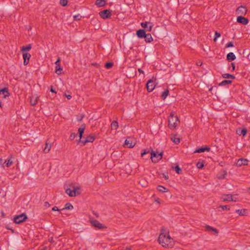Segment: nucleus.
Here are the masks:
<instances>
[{
  "label": "nucleus",
  "mask_w": 250,
  "mask_h": 250,
  "mask_svg": "<svg viewBox=\"0 0 250 250\" xmlns=\"http://www.w3.org/2000/svg\"><path fill=\"white\" fill-rule=\"evenodd\" d=\"M83 115H80V116H77V120L78 121L80 122V121H81L83 120Z\"/></svg>",
  "instance_id": "obj_49"
},
{
  "label": "nucleus",
  "mask_w": 250,
  "mask_h": 250,
  "mask_svg": "<svg viewBox=\"0 0 250 250\" xmlns=\"http://www.w3.org/2000/svg\"><path fill=\"white\" fill-rule=\"evenodd\" d=\"M202 62H197V64L198 65H200V66H201V65H202Z\"/></svg>",
  "instance_id": "obj_61"
},
{
  "label": "nucleus",
  "mask_w": 250,
  "mask_h": 250,
  "mask_svg": "<svg viewBox=\"0 0 250 250\" xmlns=\"http://www.w3.org/2000/svg\"><path fill=\"white\" fill-rule=\"evenodd\" d=\"M144 38L146 42H150L153 41V38L150 34H146V36Z\"/></svg>",
  "instance_id": "obj_25"
},
{
  "label": "nucleus",
  "mask_w": 250,
  "mask_h": 250,
  "mask_svg": "<svg viewBox=\"0 0 250 250\" xmlns=\"http://www.w3.org/2000/svg\"><path fill=\"white\" fill-rule=\"evenodd\" d=\"M138 71H139L140 73H144V71L140 69H139Z\"/></svg>",
  "instance_id": "obj_62"
},
{
  "label": "nucleus",
  "mask_w": 250,
  "mask_h": 250,
  "mask_svg": "<svg viewBox=\"0 0 250 250\" xmlns=\"http://www.w3.org/2000/svg\"><path fill=\"white\" fill-rule=\"evenodd\" d=\"M220 36H221L220 33H219L216 31L215 33V38H214V41L216 42L217 38L218 37H220Z\"/></svg>",
  "instance_id": "obj_45"
},
{
  "label": "nucleus",
  "mask_w": 250,
  "mask_h": 250,
  "mask_svg": "<svg viewBox=\"0 0 250 250\" xmlns=\"http://www.w3.org/2000/svg\"><path fill=\"white\" fill-rule=\"evenodd\" d=\"M163 177L165 179H167L168 178V176L167 174H163Z\"/></svg>",
  "instance_id": "obj_55"
},
{
  "label": "nucleus",
  "mask_w": 250,
  "mask_h": 250,
  "mask_svg": "<svg viewBox=\"0 0 250 250\" xmlns=\"http://www.w3.org/2000/svg\"><path fill=\"white\" fill-rule=\"evenodd\" d=\"M90 222L94 227L98 229H104L106 228L104 224L101 223L99 221L97 220H90Z\"/></svg>",
  "instance_id": "obj_6"
},
{
  "label": "nucleus",
  "mask_w": 250,
  "mask_h": 250,
  "mask_svg": "<svg viewBox=\"0 0 250 250\" xmlns=\"http://www.w3.org/2000/svg\"><path fill=\"white\" fill-rule=\"evenodd\" d=\"M135 145V143L131 138L127 139L125 142V145L128 148H132Z\"/></svg>",
  "instance_id": "obj_14"
},
{
  "label": "nucleus",
  "mask_w": 250,
  "mask_h": 250,
  "mask_svg": "<svg viewBox=\"0 0 250 250\" xmlns=\"http://www.w3.org/2000/svg\"><path fill=\"white\" fill-rule=\"evenodd\" d=\"M10 95L8 89L7 88H4L0 89V97L5 99Z\"/></svg>",
  "instance_id": "obj_10"
},
{
  "label": "nucleus",
  "mask_w": 250,
  "mask_h": 250,
  "mask_svg": "<svg viewBox=\"0 0 250 250\" xmlns=\"http://www.w3.org/2000/svg\"><path fill=\"white\" fill-rule=\"evenodd\" d=\"M210 148L208 146L205 147H201L198 149H196L194 153H201L204 152L205 151H209Z\"/></svg>",
  "instance_id": "obj_19"
},
{
  "label": "nucleus",
  "mask_w": 250,
  "mask_h": 250,
  "mask_svg": "<svg viewBox=\"0 0 250 250\" xmlns=\"http://www.w3.org/2000/svg\"><path fill=\"white\" fill-rule=\"evenodd\" d=\"M231 198L232 202H236L238 199V195L234 194L233 195H231Z\"/></svg>",
  "instance_id": "obj_44"
},
{
  "label": "nucleus",
  "mask_w": 250,
  "mask_h": 250,
  "mask_svg": "<svg viewBox=\"0 0 250 250\" xmlns=\"http://www.w3.org/2000/svg\"><path fill=\"white\" fill-rule=\"evenodd\" d=\"M60 61H61V60L59 58L57 60V61L55 62V64H56L57 67L58 66L59 67L60 66Z\"/></svg>",
  "instance_id": "obj_50"
},
{
  "label": "nucleus",
  "mask_w": 250,
  "mask_h": 250,
  "mask_svg": "<svg viewBox=\"0 0 250 250\" xmlns=\"http://www.w3.org/2000/svg\"><path fill=\"white\" fill-rule=\"evenodd\" d=\"M125 250H130V249L129 248H126Z\"/></svg>",
  "instance_id": "obj_64"
},
{
  "label": "nucleus",
  "mask_w": 250,
  "mask_h": 250,
  "mask_svg": "<svg viewBox=\"0 0 250 250\" xmlns=\"http://www.w3.org/2000/svg\"><path fill=\"white\" fill-rule=\"evenodd\" d=\"M237 133L239 135H242L243 136H244L247 134V129L245 128L240 129L237 131Z\"/></svg>",
  "instance_id": "obj_31"
},
{
  "label": "nucleus",
  "mask_w": 250,
  "mask_h": 250,
  "mask_svg": "<svg viewBox=\"0 0 250 250\" xmlns=\"http://www.w3.org/2000/svg\"><path fill=\"white\" fill-rule=\"evenodd\" d=\"M205 227V230L206 231L212 230V231H213L214 232V233L216 235H218V230L216 229L213 228H212L211 226H208V225H206Z\"/></svg>",
  "instance_id": "obj_20"
},
{
  "label": "nucleus",
  "mask_w": 250,
  "mask_h": 250,
  "mask_svg": "<svg viewBox=\"0 0 250 250\" xmlns=\"http://www.w3.org/2000/svg\"><path fill=\"white\" fill-rule=\"evenodd\" d=\"M65 97L67 98V99L70 100L71 98V96L70 95H67L65 94Z\"/></svg>",
  "instance_id": "obj_56"
},
{
  "label": "nucleus",
  "mask_w": 250,
  "mask_h": 250,
  "mask_svg": "<svg viewBox=\"0 0 250 250\" xmlns=\"http://www.w3.org/2000/svg\"><path fill=\"white\" fill-rule=\"evenodd\" d=\"M4 164L5 163H4V162H3V160L2 159V158H0V165H2L3 167H4V166H3V164Z\"/></svg>",
  "instance_id": "obj_54"
},
{
  "label": "nucleus",
  "mask_w": 250,
  "mask_h": 250,
  "mask_svg": "<svg viewBox=\"0 0 250 250\" xmlns=\"http://www.w3.org/2000/svg\"><path fill=\"white\" fill-rule=\"evenodd\" d=\"M76 134L75 133H72L71 134H70V139L71 140H73L75 139V138L76 137Z\"/></svg>",
  "instance_id": "obj_47"
},
{
  "label": "nucleus",
  "mask_w": 250,
  "mask_h": 250,
  "mask_svg": "<svg viewBox=\"0 0 250 250\" xmlns=\"http://www.w3.org/2000/svg\"><path fill=\"white\" fill-rule=\"evenodd\" d=\"M179 123L178 117L175 116L174 112H171L168 118V127L171 129H173L179 125Z\"/></svg>",
  "instance_id": "obj_2"
},
{
  "label": "nucleus",
  "mask_w": 250,
  "mask_h": 250,
  "mask_svg": "<svg viewBox=\"0 0 250 250\" xmlns=\"http://www.w3.org/2000/svg\"><path fill=\"white\" fill-rule=\"evenodd\" d=\"M141 26L143 28H145L148 31H150L153 26V24L151 22H144L141 23Z\"/></svg>",
  "instance_id": "obj_11"
},
{
  "label": "nucleus",
  "mask_w": 250,
  "mask_h": 250,
  "mask_svg": "<svg viewBox=\"0 0 250 250\" xmlns=\"http://www.w3.org/2000/svg\"><path fill=\"white\" fill-rule=\"evenodd\" d=\"M249 161L247 159H239L237 163L236 166L238 167H241L242 166H247L248 165Z\"/></svg>",
  "instance_id": "obj_15"
},
{
  "label": "nucleus",
  "mask_w": 250,
  "mask_h": 250,
  "mask_svg": "<svg viewBox=\"0 0 250 250\" xmlns=\"http://www.w3.org/2000/svg\"><path fill=\"white\" fill-rule=\"evenodd\" d=\"M171 140L175 144H178L180 142V139L179 137H177V135H175L171 137Z\"/></svg>",
  "instance_id": "obj_23"
},
{
  "label": "nucleus",
  "mask_w": 250,
  "mask_h": 250,
  "mask_svg": "<svg viewBox=\"0 0 250 250\" xmlns=\"http://www.w3.org/2000/svg\"><path fill=\"white\" fill-rule=\"evenodd\" d=\"M81 189L80 187L74 188L73 189L68 188L66 189L65 192L70 197H74L81 193Z\"/></svg>",
  "instance_id": "obj_3"
},
{
  "label": "nucleus",
  "mask_w": 250,
  "mask_h": 250,
  "mask_svg": "<svg viewBox=\"0 0 250 250\" xmlns=\"http://www.w3.org/2000/svg\"><path fill=\"white\" fill-rule=\"evenodd\" d=\"M220 208H222L223 210H225V209L229 210V206H227V205H226V206H220Z\"/></svg>",
  "instance_id": "obj_46"
},
{
  "label": "nucleus",
  "mask_w": 250,
  "mask_h": 250,
  "mask_svg": "<svg viewBox=\"0 0 250 250\" xmlns=\"http://www.w3.org/2000/svg\"><path fill=\"white\" fill-rule=\"evenodd\" d=\"M246 211V209H237L236 210L235 212L237 213L239 215H244V213Z\"/></svg>",
  "instance_id": "obj_37"
},
{
  "label": "nucleus",
  "mask_w": 250,
  "mask_h": 250,
  "mask_svg": "<svg viewBox=\"0 0 250 250\" xmlns=\"http://www.w3.org/2000/svg\"><path fill=\"white\" fill-rule=\"evenodd\" d=\"M173 169L175 171V172L178 174H180L182 172V170L180 168L178 165H176L174 168Z\"/></svg>",
  "instance_id": "obj_35"
},
{
  "label": "nucleus",
  "mask_w": 250,
  "mask_h": 250,
  "mask_svg": "<svg viewBox=\"0 0 250 250\" xmlns=\"http://www.w3.org/2000/svg\"><path fill=\"white\" fill-rule=\"evenodd\" d=\"M247 12V8L243 6L238 7L236 10V14L237 15H245Z\"/></svg>",
  "instance_id": "obj_9"
},
{
  "label": "nucleus",
  "mask_w": 250,
  "mask_h": 250,
  "mask_svg": "<svg viewBox=\"0 0 250 250\" xmlns=\"http://www.w3.org/2000/svg\"><path fill=\"white\" fill-rule=\"evenodd\" d=\"M168 93H169V91L167 89H166L164 91H163L162 92V99L163 100H165L166 98V97L167 96Z\"/></svg>",
  "instance_id": "obj_32"
},
{
  "label": "nucleus",
  "mask_w": 250,
  "mask_h": 250,
  "mask_svg": "<svg viewBox=\"0 0 250 250\" xmlns=\"http://www.w3.org/2000/svg\"><path fill=\"white\" fill-rule=\"evenodd\" d=\"M32 48V46H31V44H28L27 46L26 47H23L21 49V51L23 53H25L24 52L27 51H29Z\"/></svg>",
  "instance_id": "obj_33"
},
{
  "label": "nucleus",
  "mask_w": 250,
  "mask_h": 250,
  "mask_svg": "<svg viewBox=\"0 0 250 250\" xmlns=\"http://www.w3.org/2000/svg\"><path fill=\"white\" fill-rule=\"evenodd\" d=\"M31 57V55L30 54L28 53H23V58L24 60L23 64L24 65H27L29 62V59Z\"/></svg>",
  "instance_id": "obj_16"
},
{
  "label": "nucleus",
  "mask_w": 250,
  "mask_h": 250,
  "mask_svg": "<svg viewBox=\"0 0 250 250\" xmlns=\"http://www.w3.org/2000/svg\"><path fill=\"white\" fill-rule=\"evenodd\" d=\"M50 91H51V92H53V93H56V92L55 91V90L54 89H53L52 88H51V89H50Z\"/></svg>",
  "instance_id": "obj_60"
},
{
  "label": "nucleus",
  "mask_w": 250,
  "mask_h": 250,
  "mask_svg": "<svg viewBox=\"0 0 250 250\" xmlns=\"http://www.w3.org/2000/svg\"><path fill=\"white\" fill-rule=\"evenodd\" d=\"M150 152L149 149H144L143 152L141 153L142 157H144L146 154Z\"/></svg>",
  "instance_id": "obj_42"
},
{
  "label": "nucleus",
  "mask_w": 250,
  "mask_h": 250,
  "mask_svg": "<svg viewBox=\"0 0 250 250\" xmlns=\"http://www.w3.org/2000/svg\"><path fill=\"white\" fill-rule=\"evenodd\" d=\"M231 66L232 70H234L235 66L234 63H231Z\"/></svg>",
  "instance_id": "obj_58"
},
{
  "label": "nucleus",
  "mask_w": 250,
  "mask_h": 250,
  "mask_svg": "<svg viewBox=\"0 0 250 250\" xmlns=\"http://www.w3.org/2000/svg\"><path fill=\"white\" fill-rule=\"evenodd\" d=\"M44 206L46 207H50V205L49 204L48 202H46L44 203Z\"/></svg>",
  "instance_id": "obj_57"
},
{
  "label": "nucleus",
  "mask_w": 250,
  "mask_h": 250,
  "mask_svg": "<svg viewBox=\"0 0 250 250\" xmlns=\"http://www.w3.org/2000/svg\"><path fill=\"white\" fill-rule=\"evenodd\" d=\"M222 175H218L217 178L219 179H224L227 174V172L226 171H224Z\"/></svg>",
  "instance_id": "obj_39"
},
{
  "label": "nucleus",
  "mask_w": 250,
  "mask_h": 250,
  "mask_svg": "<svg viewBox=\"0 0 250 250\" xmlns=\"http://www.w3.org/2000/svg\"><path fill=\"white\" fill-rule=\"evenodd\" d=\"M85 125L84 124H83L81 125V126L78 129V133L79 134L80 140H81V139L83 136V134L85 130Z\"/></svg>",
  "instance_id": "obj_18"
},
{
  "label": "nucleus",
  "mask_w": 250,
  "mask_h": 250,
  "mask_svg": "<svg viewBox=\"0 0 250 250\" xmlns=\"http://www.w3.org/2000/svg\"><path fill=\"white\" fill-rule=\"evenodd\" d=\"M52 210H53V211H60V210L58 209V208L55 206L54 207L52 208Z\"/></svg>",
  "instance_id": "obj_53"
},
{
  "label": "nucleus",
  "mask_w": 250,
  "mask_h": 250,
  "mask_svg": "<svg viewBox=\"0 0 250 250\" xmlns=\"http://www.w3.org/2000/svg\"><path fill=\"white\" fill-rule=\"evenodd\" d=\"M159 243L166 249H171L174 245L173 239L167 232L161 233L159 237Z\"/></svg>",
  "instance_id": "obj_1"
},
{
  "label": "nucleus",
  "mask_w": 250,
  "mask_h": 250,
  "mask_svg": "<svg viewBox=\"0 0 250 250\" xmlns=\"http://www.w3.org/2000/svg\"><path fill=\"white\" fill-rule=\"evenodd\" d=\"M27 217L25 213H23L20 215L15 216L14 218V221L16 224H20L27 219Z\"/></svg>",
  "instance_id": "obj_5"
},
{
  "label": "nucleus",
  "mask_w": 250,
  "mask_h": 250,
  "mask_svg": "<svg viewBox=\"0 0 250 250\" xmlns=\"http://www.w3.org/2000/svg\"><path fill=\"white\" fill-rule=\"evenodd\" d=\"M81 18V17H80L79 15L74 16V20H80Z\"/></svg>",
  "instance_id": "obj_51"
},
{
  "label": "nucleus",
  "mask_w": 250,
  "mask_h": 250,
  "mask_svg": "<svg viewBox=\"0 0 250 250\" xmlns=\"http://www.w3.org/2000/svg\"><path fill=\"white\" fill-rule=\"evenodd\" d=\"M163 152L160 153H156L153 151H151L150 158L153 162L156 163L158 162L162 158Z\"/></svg>",
  "instance_id": "obj_4"
},
{
  "label": "nucleus",
  "mask_w": 250,
  "mask_h": 250,
  "mask_svg": "<svg viewBox=\"0 0 250 250\" xmlns=\"http://www.w3.org/2000/svg\"><path fill=\"white\" fill-rule=\"evenodd\" d=\"M95 140V138L91 135L87 136L84 140H79V142L82 143L83 146L87 143H92Z\"/></svg>",
  "instance_id": "obj_12"
},
{
  "label": "nucleus",
  "mask_w": 250,
  "mask_h": 250,
  "mask_svg": "<svg viewBox=\"0 0 250 250\" xmlns=\"http://www.w3.org/2000/svg\"><path fill=\"white\" fill-rule=\"evenodd\" d=\"M232 83V81L230 80H224L221 82L219 84V86H225L228 84H230Z\"/></svg>",
  "instance_id": "obj_27"
},
{
  "label": "nucleus",
  "mask_w": 250,
  "mask_h": 250,
  "mask_svg": "<svg viewBox=\"0 0 250 250\" xmlns=\"http://www.w3.org/2000/svg\"><path fill=\"white\" fill-rule=\"evenodd\" d=\"M221 199L224 201H232L231 195L230 194H224L222 196Z\"/></svg>",
  "instance_id": "obj_21"
},
{
  "label": "nucleus",
  "mask_w": 250,
  "mask_h": 250,
  "mask_svg": "<svg viewBox=\"0 0 250 250\" xmlns=\"http://www.w3.org/2000/svg\"><path fill=\"white\" fill-rule=\"evenodd\" d=\"M105 3L106 1L104 0H96L95 2V4L99 7L104 6Z\"/></svg>",
  "instance_id": "obj_22"
},
{
  "label": "nucleus",
  "mask_w": 250,
  "mask_h": 250,
  "mask_svg": "<svg viewBox=\"0 0 250 250\" xmlns=\"http://www.w3.org/2000/svg\"><path fill=\"white\" fill-rule=\"evenodd\" d=\"M196 166L199 169H201L204 167V164L202 162H198L196 164Z\"/></svg>",
  "instance_id": "obj_41"
},
{
  "label": "nucleus",
  "mask_w": 250,
  "mask_h": 250,
  "mask_svg": "<svg viewBox=\"0 0 250 250\" xmlns=\"http://www.w3.org/2000/svg\"><path fill=\"white\" fill-rule=\"evenodd\" d=\"M118 127V123L116 121H113L111 124V129H117Z\"/></svg>",
  "instance_id": "obj_29"
},
{
  "label": "nucleus",
  "mask_w": 250,
  "mask_h": 250,
  "mask_svg": "<svg viewBox=\"0 0 250 250\" xmlns=\"http://www.w3.org/2000/svg\"><path fill=\"white\" fill-rule=\"evenodd\" d=\"M62 69L61 68V66H59L58 68L57 66H56V73L58 75H61L62 73Z\"/></svg>",
  "instance_id": "obj_38"
},
{
  "label": "nucleus",
  "mask_w": 250,
  "mask_h": 250,
  "mask_svg": "<svg viewBox=\"0 0 250 250\" xmlns=\"http://www.w3.org/2000/svg\"><path fill=\"white\" fill-rule=\"evenodd\" d=\"M227 58L228 60L233 61L236 59V57L233 53L230 52L227 54Z\"/></svg>",
  "instance_id": "obj_24"
},
{
  "label": "nucleus",
  "mask_w": 250,
  "mask_h": 250,
  "mask_svg": "<svg viewBox=\"0 0 250 250\" xmlns=\"http://www.w3.org/2000/svg\"><path fill=\"white\" fill-rule=\"evenodd\" d=\"M99 15L104 20L109 19L111 16V12L108 9H106L101 11L99 13Z\"/></svg>",
  "instance_id": "obj_7"
},
{
  "label": "nucleus",
  "mask_w": 250,
  "mask_h": 250,
  "mask_svg": "<svg viewBox=\"0 0 250 250\" xmlns=\"http://www.w3.org/2000/svg\"><path fill=\"white\" fill-rule=\"evenodd\" d=\"M233 46H234V45H233V42H230L227 44L226 47H227V48L231 47H233Z\"/></svg>",
  "instance_id": "obj_48"
},
{
  "label": "nucleus",
  "mask_w": 250,
  "mask_h": 250,
  "mask_svg": "<svg viewBox=\"0 0 250 250\" xmlns=\"http://www.w3.org/2000/svg\"><path fill=\"white\" fill-rule=\"evenodd\" d=\"M222 77L224 79H234L235 78V76L233 75H231L229 74L226 73L222 75Z\"/></svg>",
  "instance_id": "obj_28"
},
{
  "label": "nucleus",
  "mask_w": 250,
  "mask_h": 250,
  "mask_svg": "<svg viewBox=\"0 0 250 250\" xmlns=\"http://www.w3.org/2000/svg\"><path fill=\"white\" fill-rule=\"evenodd\" d=\"M4 163L6 164V166L7 167H10L13 164V162L10 159H9L7 161L5 160L4 162Z\"/></svg>",
  "instance_id": "obj_36"
},
{
  "label": "nucleus",
  "mask_w": 250,
  "mask_h": 250,
  "mask_svg": "<svg viewBox=\"0 0 250 250\" xmlns=\"http://www.w3.org/2000/svg\"><path fill=\"white\" fill-rule=\"evenodd\" d=\"M51 147V145L50 144H48L47 143H46L45 146L43 149V152L45 153H48L50 150Z\"/></svg>",
  "instance_id": "obj_26"
},
{
  "label": "nucleus",
  "mask_w": 250,
  "mask_h": 250,
  "mask_svg": "<svg viewBox=\"0 0 250 250\" xmlns=\"http://www.w3.org/2000/svg\"><path fill=\"white\" fill-rule=\"evenodd\" d=\"M146 87L148 92H150L154 90L155 85L153 79H151L148 81Z\"/></svg>",
  "instance_id": "obj_8"
},
{
  "label": "nucleus",
  "mask_w": 250,
  "mask_h": 250,
  "mask_svg": "<svg viewBox=\"0 0 250 250\" xmlns=\"http://www.w3.org/2000/svg\"><path fill=\"white\" fill-rule=\"evenodd\" d=\"M6 228L7 229H11L10 227H9L8 226H6Z\"/></svg>",
  "instance_id": "obj_63"
},
{
  "label": "nucleus",
  "mask_w": 250,
  "mask_h": 250,
  "mask_svg": "<svg viewBox=\"0 0 250 250\" xmlns=\"http://www.w3.org/2000/svg\"><path fill=\"white\" fill-rule=\"evenodd\" d=\"M136 35L138 38H143L146 36V31L144 29H139L137 31Z\"/></svg>",
  "instance_id": "obj_17"
},
{
  "label": "nucleus",
  "mask_w": 250,
  "mask_h": 250,
  "mask_svg": "<svg viewBox=\"0 0 250 250\" xmlns=\"http://www.w3.org/2000/svg\"><path fill=\"white\" fill-rule=\"evenodd\" d=\"M157 189L158 191L162 192H165L168 191V189L162 186H158L157 187Z\"/></svg>",
  "instance_id": "obj_30"
},
{
  "label": "nucleus",
  "mask_w": 250,
  "mask_h": 250,
  "mask_svg": "<svg viewBox=\"0 0 250 250\" xmlns=\"http://www.w3.org/2000/svg\"><path fill=\"white\" fill-rule=\"evenodd\" d=\"M237 22L243 25H246L249 22V20L242 16H238L237 18Z\"/></svg>",
  "instance_id": "obj_13"
},
{
  "label": "nucleus",
  "mask_w": 250,
  "mask_h": 250,
  "mask_svg": "<svg viewBox=\"0 0 250 250\" xmlns=\"http://www.w3.org/2000/svg\"><path fill=\"white\" fill-rule=\"evenodd\" d=\"M113 65V63L112 62H107L105 64V67L109 69L111 68Z\"/></svg>",
  "instance_id": "obj_43"
},
{
  "label": "nucleus",
  "mask_w": 250,
  "mask_h": 250,
  "mask_svg": "<svg viewBox=\"0 0 250 250\" xmlns=\"http://www.w3.org/2000/svg\"><path fill=\"white\" fill-rule=\"evenodd\" d=\"M67 0H60V4L62 6H65L67 4Z\"/></svg>",
  "instance_id": "obj_40"
},
{
  "label": "nucleus",
  "mask_w": 250,
  "mask_h": 250,
  "mask_svg": "<svg viewBox=\"0 0 250 250\" xmlns=\"http://www.w3.org/2000/svg\"><path fill=\"white\" fill-rule=\"evenodd\" d=\"M73 206L70 203H67L65 204V208H63V209H62V210H63L65 209L71 210V209H73Z\"/></svg>",
  "instance_id": "obj_34"
},
{
  "label": "nucleus",
  "mask_w": 250,
  "mask_h": 250,
  "mask_svg": "<svg viewBox=\"0 0 250 250\" xmlns=\"http://www.w3.org/2000/svg\"><path fill=\"white\" fill-rule=\"evenodd\" d=\"M37 103V99L35 100L34 101H33L32 100H31V104L33 105H36Z\"/></svg>",
  "instance_id": "obj_52"
},
{
  "label": "nucleus",
  "mask_w": 250,
  "mask_h": 250,
  "mask_svg": "<svg viewBox=\"0 0 250 250\" xmlns=\"http://www.w3.org/2000/svg\"><path fill=\"white\" fill-rule=\"evenodd\" d=\"M155 201L158 203H160V199L159 198H157L155 199Z\"/></svg>",
  "instance_id": "obj_59"
}]
</instances>
